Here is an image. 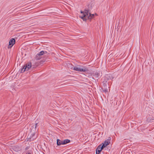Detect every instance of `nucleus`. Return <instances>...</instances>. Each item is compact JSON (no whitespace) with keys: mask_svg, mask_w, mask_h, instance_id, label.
<instances>
[{"mask_svg":"<svg viewBox=\"0 0 154 154\" xmlns=\"http://www.w3.org/2000/svg\"><path fill=\"white\" fill-rule=\"evenodd\" d=\"M63 140V145L66 144L67 143H69L70 140L68 139H66Z\"/></svg>","mask_w":154,"mask_h":154,"instance_id":"9","label":"nucleus"},{"mask_svg":"<svg viewBox=\"0 0 154 154\" xmlns=\"http://www.w3.org/2000/svg\"><path fill=\"white\" fill-rule=\"evenodd\" d=\"M35 134L33 133L32 134V137H31V138H30L32 140H33L34 139H35V138L36 137V136L34 137Z\"/></svg>","mask_w":154,"mask_h":154,"instance_id":"11","label":"nucleus"},{"mask_svg":"<svg viewBox=\"0 0 154 154\" xmlns=\"http://www.w3.org/2000/svg\"><path fill=\"white\" fill-rule=\"evenodd\" d=\"M28 154H31V153H28Z\"/></svg>","mask_w":154,"mask_h":154,"instance_id":"14","label":"nucleus"},{"mask_svg":"<svg viewBox=\"0 0 154 154\" xmlns=\"http://www.w3.org/2000/svg\"><path fill=\"white\" fill-rule=\"evenodd\" d=\"M110 143V141H109L108 140H106L104 142V143H103V145L101 146L103 148L105 147L106 146L109 144V143Z\"/></svg>","mask_w":154,"mask_h":154,"instance_id":"7","label":"nucleus"},{"mask_svg":"<svg viewBox=\"0 0 154 154\" xmlns=\"http://www.w3.org/2000/svg\"><path fill=\"white\" fill-rule=\"evenodd\" d=\"M47 52L46 51H42L39 53L35 57V58L37 60H39L41 58V56L44 54H47Z\"/></svg>","mask_w":154,"mask_h":154,"instance_id":"4","label":"nucleus"},{"mask_svg":"<svg viewBox=\"0 0 154 154\" xmlns=\"http://www.w3.org/2000/svg\"><path fill=\"white\" fill-rule=\"evenodd\" d=\"M103 149L101 146V145L99 146L96 149V154H99V153Z\"/></svg>","mask_w":154,"mask_h":154,"instance_id":"6","label":"nucleus"},{"mask_svg":"<svg viewBox=\"0 0 154 154\" xmlns=\"http://www.w3.org/2000/svg\"><path fill=\"white\" fill-rule=\"evenodd\" d=\"M37 123H36L35 124V128L36 129L37 125Z\"/></svg>","mask_w":154,"mask_h":154,"instance_id":"12","label":"nucleus"},{"mask_svg":"<svg viewBox=\"0 0 154 154\" xmlns=\"http://www.w3.org/2000/svg\"><path fill=\"white\" fill-rule=\"evenodd\" d=\"M104 91L105 92H107V90H104Z\"/></svg>","mask_w":154,"mask_h":154,"instance_id":"13","label":"nucleus"},{"mask_svg":"<svg viewBox=\"0 0 154 154\" xmlns=\"http://www.w3.org/2000/svg\"><path fill=\"white\" fill-rule=\"evenodd\" d=\"M32 63L30 62L27 63L23 68L21 69V72H23L25 71H27L29 70L31 67Z\"/></svg>","mask_w":154,"mask_h":154,"instance_id":"3","label":"nucleus"},{"mask_svg":"<svg viewBox=\"0 0 154 154\" xmlns=\"http://www.w3.org/2000/svg\"><path fill=\"white\" fill-rule=\"evenodd\" d=\"M13 149L15 152H18L20 150V148L17 146H15L13 147Z\"/></svg>","mask_w":154,"mask_h":154,"instance_id":"8","label":"nucleus"},{"mask_svg":"<svg viewBox=\"0 0 154 154\" xmlns=\"http://www.w3.org/2000/svg\"><path fill=\"white\" fill-rule=\"evenodd\" d=\"M15 43V40L13 38H11L9 42V45L8 46V48H11Z\"/></svg>","mask_w":154,"mask_h":154,"instance_id":"5","label":"nucleus"},{"mask_svg":"<svg viewBox=\"0 0 154 154\" xmlns=\"http://www.w3.org/2000/svg\"><path fill=\"white\" fill-rule=\"evenodd\" d=\"M73 69L77 71L86 72L88 70L85 67H83L79 66H77L73 67Z\"/></svg>","mask_w":154,"mask_h":154,"instance_id":"2","label":"nucleus"},{"mask_svg":"<svg viewBox=\"0 0 154 154\" xmlns=\"http://www.w3.org/2000/svg\"><path fill=\"white\" fill-rule=\"evenodd\" d=\"M57 144L58 146H60L61 144H63V140H60L59 139H57Z\"/></svg>","mask_w":154,"mask_h":154,"instance_id":"10","label":"nucleus"},{"mask_svg":"<svg viewBox=\"0 0 154 154\" xmlns=\"http://www.w3.org/2000/svg\"><path fill=\"white\" fill-rule=\"evenodd\" d=\"M80 12L81 15H80V17L84 21H85L87 19H91L94 16V14H91L88 10L85 9L84 12L81 11Z\"/></svg>","mask_w":154,"mask_h":154,"instance_id":"1","label":"nucleus"}]
</instances>
